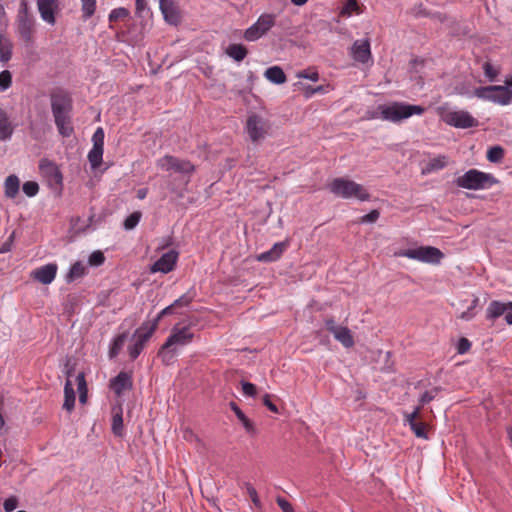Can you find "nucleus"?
I'll return each instance as SVG.
<instances>
[{
    "instance_id": "f257e3e1",
    "label": "nucleus",
    "mask_w": 512,
    "mask_h": 512,
    "mask_svg": "<svg viewBox=\"0 0 512 512\" xmlns=\"http://www.w3.org/2000/svg\"><path fill=\"white\" fill-rule=\"evenodd\" d=\"M51 109L59 133L63 137H69L73 132L70 118L72 101L69 95L63 91L53 92L51 94Z\"/></svg>"
},
{
    "instance_id": "f03ea898",
    "label": "nucleus",
    "mask_w": 512,
    "mask_h": 512,
    "mask_svg": "<svg viewBox=\"0 0 512 512\" xmlns=\"http://www.w3.org/2000/svg\"><path fill=\"white\" fill-rule=\"evenodd\" d=\"M381 118L390 122H400L412 115H422L425 108L420 105H412L405 102H393L388 105H380Z\"/></svg>"
},
{
    "instance_id": "7ed1b4c3",
    "label": "nucleus",
    "mask_w": 512,
    "mask_h": 512,
    "mask_svg": "<svg viewBox=\"0 0 512 512\" xmlns=\"http://www.w3.org/2000/svg\"><path fill=\"white\" fill-rule=\"evenodd\" d=\"M329 187L333 194L342 198H356L360 201L369 199V193L366 189L352 180L336 178Z\"/></svg>"
},
{
    "instance_id": "20e7f679",
    "label": "nucleus",
    "mask_w": 512,
    "mask_h": 512,
    "mask_svg": "<svg viewBox=\"0 0 512 512\" xmlns=\"http://www.w3.org/2000/svg\"><path fill=\"white\" fill-rule=\"evenodd\" d=\"M495 183H497V180L491 174L476 169H471L456 179L458 187L471 190L491 187Z\"/></svg>"
},
{
    "instance_id": "39448f33",
    "label": "nucleus",
    "mask_w": 512,
    "mask_h": 512,
    "mask_svg": "<svg viewBox=\"0 0 512 512\" xmlns=\"http://www.w3.org/2000/svg\"><path fill=\"white\" fill-rule=\"evenodd\" d=\"M474 95L477 98L501 105H508L512 102V90L502 85L478 87L474 90Z\"/></svg>"
},
{
    "instance_id": "423d86ee",
    "label": "nucleus",
    "mask_w": 512,
    "mask_h": 512,
    "mask_svg": "<svg viewBox=\"0 0 512 512\" xmlns=\"http://www.w3.org/2000/svg\"><path fill=\"white\" fill-rule=\"evenodd\" d=\"M397 255L430 264L440 263L444 256L438 248L432 246H422L415 249H406L399 252Z\"/></svg>"
},
{
    "instance_id": "0eeeda50",
    "label": "nucleus",
    "mask_w": 512,
    "mask_h": 512,
    "mask_svg": "<svg viewBox=\"0 0 512 512\" xmlns=\"http://www.w3.org/2000/svg\"><path fill=\"white\" fill-rule=\"evenodd\" d=\"M157 167L164 171H173L188 177L195 171V166L190 161L171 155H165L158 159Z\"/></svg>"
},
{
    "instance_id": "6e6552de",
    "label": "nucleus",
    "mask_w": 512,
    "mask_h": 512,
    "mask_svg": "<svg viewBox=\"0 0 512 512\" xmlns=\"http://www.w3.org/2000/svg\"><path fill=\"white\" fill-rule=\"evenodd\" d=\"M156 323L144 322L134 333V343L129 346V356L136 359L143 350L146 342L156 330Z\"/></svg>"
},
{
    "instance_id": "1a4fd4ad",
    "label": "nucleus",
    "mask_w": 512,
    "mask_h": 512,
    "mask_svg": "<svg viewBox=\"0 0 512 512\" xmlns=\"http://www.w3.org/2000/svg\"><path fill=\"white\" fill-rule=\"evenodd\" d=\"M246 132L252 142L258 143L263 140L270 128L266 119L257 114H252L246 121Z\"/></svg>"
},
{
    "instance_id": "9d476101",
    "label": "nucleus",
    "mask_w": 512,
    "mask_h": 512,
    "mask_svg": "<svg viewBox=\"0 0 512 512\" xmlns=\"http://www.w3.org/2000/svg\"><path fill=\"white\" fill-rule=\"evenodd\" d=\"M275 17L274 14H262L257 22L245 31L244 38L247 41H256L264 36L274 26Z\"/></svg>"
},
{
    "instance_id": "9b49d317",
    "label": "nucleus",
    "mask_w": 512,
    "mask_h": 512,
    "mask_svg": "<svg viewBox=\"0 0 512 512\" xmlns=\"http://www.w3.org/2000/svg\"><path fill=\"white\" fill-rule=\"evenodd\" d=\"M443 121L453 127L466 129L478 126V121L467 111H447L442 115Z\"/></svg>"
},
{
    "instance_id": "f8f14e48",
    "label": "nucleus",
    "mask_w": 512,
    "mask_h": 512,
    "mask_svg": "<svg viewBox=\"0 0 512 512\" xmlns=\"http://www.w3.org/2000/svg\"><path fill=\"white\" fill-rule=\"evenodd\" d=\"M501 316H504L508 325H512V302L505 303L493 300L486 310V318L494 321Z\"/></svg>"
},
{
    "instance_id": "ddd939ff",
    "label": "nucleus",
    "mask_w": 512,
    "mask_h": 512,
    "mask_svg": "<svg viewBox=\"0 0 512 512\" xmlns=\"http://www.w3.org/2000/svg\"><path fill=\"white\" fill-rule=\"evenodd\" d=\"M194 337V334L190 331L188 326L178 327L174 326L171 335L167 338L164 343V348H176L177 346H184L189 344Z\"/></svg>"
},
{
    "instance_id": "4468645a",
    "label": "nucleus",
    "mask_w": 512,
    "mask_h": 512,
    "mask_svg": "<svg viewBox=\"0 0 512 512\" xmlns=\"http://www.w3.org/2000/svg\"><path fill=\"white\" fill-rule=\"evenodd\" d=\"M93 147L88 154V160L92 168H98L102 163L104 131L99 127L92 137Z\"/></svg>"
},
{
    "instance_id": "2eb2a0df",
    "label": "nucleus",
    "mask_w": 512,
    "mask_h": 512,
    "mask_svg": "<svg viewBox=\"0 0 512 512\" xmlns=\"http://www.w3.org/2000/svg\"><path fill=\"white\" fill-rule=\"evenodd\" d=\"M159 6L168 24L177 26L181 22V11L174 0H159Z\"/></svg>"
},
{
    "instance_id": "dca6fc26",
    "label": "nucleus",
    "mask_w": 512,
    "mask_h": 512,
    "mask_svg": "<svg viewBox=\"0 0 512 512\" xmlns=\"http://www.w3.org/2000/svg\"><path fill=\"white\" fill-rule=\"evenodd\" d=\"M178 258V253L171 250L163 254L150 268L152 273L162 272L168 273L174 269Z\"/></svg>"
},
{
    "instance_id": "f3484780",
    "label": "nucleus",
    "mask_w": 512,
    "mask_h": 512,
    "mask_svg": "<svg viewBox=\"0 0 512 512\" xmlns=\"http://www.w3.org/2000/svg\"><path fill=\"white\" fill-rule=\"evenodd\" d=\"M39 168L51 186L62 184V174L55 163L47 159H42Z\"/></svg>"
},
{
    "instance_id": "a211bd4d",
    "label": "nucleus",
    "mask_w": 512,
    "mask_h": 512,
    "mask_svg": "<svg viewBox=\"0 0 512 512\" xmlns=\"http://www.w3.org/2000/svg\"><path fill=\"white\" fill-rule=\"evenodd\" d=\"M132 387V377L125 371H121L116 377L110 380V388L118 397H120L125 390H131Z\"/></svg>"
},
{
    "instance_id": "6ab92c4d",
    "label": "nucleus",
    "mask_w": 512,
    "mask_h": 512,
    "mask_svg": "<svg viewBox=\"0 0 512 512\" xmlns=\"http://www.w3.org/2000/svg\"><path fill=\"white\" fill-rule=\"evenodd\" d=\"M420 417V407H416L413 412L405 415V421L409 424L411 430L418 438H427L426 427L423 421H418Z\"/></svg>"
},
{
    "instance_id": "aec40b11",
    "label": "nucleus",
    "mask_w": 512,
    "mask_h": 512,
    "mask_svg": "<svg viewBox=\"0 0 512 512\" xmlns=\"http://www.w3.org/2000/svg\"><path fill=\"white\" fill-rule=\"evenodd\" d=\"M38 10L41 18L50 25H54L55 10L58 8V0H37Z\"/></svg>"
},
{
    "instance_id": "412c9836",
    "label": "nucleus",
    "mask_w": 512,
    "mask_h": 512,
    "mask_svg": "<svg viewBox=\"0 0 512 512\" xmlns=\"http://www.w3.org/2000/svg\"><path fill=\"white\" fill-rule=\"evenodd\" d=\"M56 273L57 265L49 263L34 270L32 276L42 284H50L55 279Z\"/></svg>"
},
{
    "instance_id": "4be33fe9",
    "label": "nucleus",
    "mask_w": 512,
    "mask_h": 512,
    "mask_svg": "<svg viewBox=\"0 0 512 512\" xmlns=\"http://www.w3.org/2000/svg\"><path fill=\"white\" fill-rule=\"evenodd\" d=\"M287 247H288L287 241L275 243L270 250L258 255L257 260L261 261V262L276 261L281 257V255L284 253V251L286 250Z\"/></svg>"
},
{
    "instance_id": "5701e85b",
    "label": "nucleus",
    "mask_w": 512,
    "mask_h": 512,
    "mask_svg": "<svg viewBox=\"0 0 512 512\" xmlns=\"http://www.w3.org/2000/svg\"><path fill=\"white\" fill-rule=\"evenodd\" d=\"M352 56L358 62L367 63L371 57L369 41H356L352 46Z\"/></svg>"
},
{
    "instance_id": "b1692460",
    "label": "nucleus",
    "mask_w": 512,
    "mask_h": 512,
    "mask_svg": "<svg viewBox=\"0 0 512 512\" xmlns=\"http://www.w3.org/2000/svg\"><path fill=\"white\" fill-rule=\"evenodd\" d=\"M34 24L27 15L21 16L18 24V33L25 43H31L33 40Z\"/></svg>"
},
{
    "instance_id": "393cba45",
    "label": "nucleus",
    "mask_w": 512,
    "mask_h": 512,
    "mask_svg": "<svg viewBox=\"0 0 512 512\" xmlns=\"http://www.w3.org/2000/svg\"><path fill=\"white\" fill-rule=\"evenodd\" d=\"M334 338L340 342L345 348L354 346V339L348 327L340 326L334 333Z\"/></svg>"
},
{
    "instance_id": "a878e982",
    "label": "nucleus",
    "mask_w": 512,
    "mask_h": 512,
    "mask_svg": "<svg viewBox=\"0 0 512 512\" xmlns=\"http://www.w3.org/2000/svg\"><path fill=\"white\" fill-rule=\"evenodd\" d=\"M112 413V432L114 433L115 436L122 437L124 428L121 405L113 407Z\"/></svg>"
},
{
    "instance_id": "bb28decb",
    "label": "nucleus",
    "mask_w": 512,
    "mask_h": 512,
    "mask_svg": "<svg viewBox=\"0 0 512 512\" xmlns=\"http://www.w3.org/2000/svg\"><path fill=\"white\" fill-rule=\"evenodd\" d=\"M264 76L274 84H283L286 82V75L279 66L269 67L266 69Z\"/></svg>"
},
{
    "instance_id": "cd10ccee",
    "label": "nucleus",
    "mask_w": 512,
    "mask_h": 512,
    "mask_svg": "<svg viewBox=\"0 0 512 512\" xmlns=\"http://www.w3.org/2000/svg\"><path fill=\"white\" fill-rule=\"evenodd\" d=\"M13 126L7 116V113L0 109V140H6L11 137Z\"/></svg>"
},
{
    "instance_id": "c85d7f7f",
    "label": "nucleus",
    "mask_w": 512,
    "mask_h": 512,
    "mask_svg": "<svg viewBox=\"0 0 512 512\" xmlns=\"http://www.w3.org/2000/svg\"><path fill=\"white\" fill-rule=\"evenodd\" d=\"M5 195L8 198H15L19 192L20 181L16 175H10L6 178L5 183Z\"/></svg>"
},
{
    "instance_id": "c756f323",
    "label": "nucleus",
    "mask_w": 512,
    "mask_h": 512,
    "mask_svg": "<svg viewBox=\"0 0 512 512\" xmlns=\"http://www.w3.org/2000/svg\"><path fill=\"white\" fill-rule=\"evenodd\" d=\"M230 408L234 411L239 421H241L242 425L244 426L245 430L248 433H255V427L252 421H250L249 418L246 417V415L242 412V410L238 407V405L235 402L229 403Z\"/></svg>"
},
{
    "instance_id": "7c9ffc66",
    "label": "nucleus",
    "mask_w": 512,
    "mask_h": 512,
    "mask_svg": "<svg viewBox=\"0 0 512 512\" xmlns=\"http://www.w3.org/2000/svg\"><path fill=\"white\" fill-rule=\"evenodd\" d=\"M75 406V392L70 380H67L64 387V403L63 408L72 411Z\"/></svg>"
},
{
    "instance_id": "2f4dec72",
    "label": "nucleus",
    "mask_w": 512,
    "mask_h": 512,
    "mask_svg": "<svg viewBox=\"0 0 512 512\" xmlns=\"http://www.w3.org/2000/svg\"><path fill=\"white\" fill-rule=\"evenodd\" d=\"M247 53V48L242 44H230L226 49V54L237 62L242 61Z\"/></svg>"
},
{
    "instance_id": "473e14b6",
    "label": "nucleus",
    "mask_w": 512,
    "mask_h": 512,
    "mask_svg": "<svg viewBox=\"0 0 512 512\" xmlns=\"http://www.w3.org/2000/svg\"><path fill=\"white\" fill-rule=\"evenodd\" d=\"M12 57V43L4 35H0V61L8 62Z\"/></svg>"
},
{
    "instance_id": "72a5a7b5",
    "label": "nucleus",
    "mask_w": 512,
    "mask_h": 512,
    "mask_svg": "<svg viewBox=\"0 0 512 512\" xmlns=\"http://www.w3.org/2000/svg\"><path fill=\"white\" fill-rule=\"evenodd\" d=\"M85 273L86 266L82 262L78 261L71 266L68 274L66 275V281L68 283L73 282L74 280L83 277Z\"/></svg>"
},
{
    "instance_id": "f704fd0d",
    "label": "nucleus",
    "mask_w": 512,
    "mask_h": 512,
    "mask_svg": "<svg viewBox=\"0 0 512 512\" xmlns=\"http://www.w3.org/2000/svg\"><path fill=\"white\" fill-rule=\"evenodd\" d=\"M412 14L417 18L433 17V18H437L441 22H443L445 20V17L440 13L431 14L430 12H428L427 9L423 6V4L416 5L412 9Z\"/></svg>"
},
{
    "instance_id": "c9c22d12",
    "label": "nucleus",
    "mask_w": 512,
    "mask_h": 512,
    "mask_svg": "<svg viewBox=\"0 0 512 512\" xmlns=\"http://www.w3.org/2000/svg\"><path fill=\"white\" fill-rule=\"evenodd\" d=\"M175 354H176V348H174V347L164 348V344L162 345V347L160 348V350L158 352V356L162 359V362L165 365H170L174 361Z\"/></svg>"
},
{
    "instance_id": "e433bc0d",
    "label": "nucleus",
    "mask_w": 512,
    "mask_h": 512,
    "mask_svg": "<svg viewBox=\"0 0 512 512\" xmlns=\"http://www.w3.org/2000/svg\"><path fill=\"white\" fill-rule=\"evenodd\" d=\"M126 340L125 334L118 335L114 340L109 350L110 358L116 357L124 346Z\"/></svg>"
},
{
    "instance_id": "4c0bfd02",
    "label": "nucleus",
    "mask_w": 512,
    "mask_h": 512,
    "mask_svg": "<svg viewBox=\"0 0 512 512\" xmlns=\"http://www.w3.org/2000/svg\"><path fill=\"white\" fill-rule=\"evenodd\" d=\"M440 391H441L440 387H434L430 390L425 391L419 398L420 405L418 407H420V409H421L424 405H426L429 402H431L432 400H434Z\"/></svg>"
},
{
    "instance_id": "58836bf2",
    "label": "nucleus",
    "mask_w": 512,
    "mask_h": 512,
    "mask_svg": "<svg viewBox=\"0 0 512 512\" xmlns=\"http://www.w3.org/2000/svg\"><path fill=\"white\" fill-rule=\"evenodd\" d=\"M504 157V149L499 146L491 147L487 152V159L492 163L500 162Z\"/></svg>"
},
{
    "instance_id": "ea45409f",
    "label": "nucleus",
    "mask_w": 512,
    "mask_h": 512,
    "mask_svg": "<svg viewBox=\"0 0 512 512\" xmlns=\"http://www.w3.org/2000/svg\"><path fill=\"white\" fill-rule=\"evenodd\" d=\"M141 219V212L139 211H136V212H133L131 213L125 220H124V228L126 230H132L134 229L139 221Z\"/></svg>"
},
{
    "instance_id": "a19ab883",
    "label": "nucleus",
    "mask_w": 512,
    "mask_h": 512,
    "mask_svg": "<svg viewBox=\"0 0 512 512\" xmlns=\"http://www.w3.org/2000/svg\"><path fill=\"white\" fill-rule=\"evenodd\" d=\"M83 17L85 19L90 18L96 9V0H81Z\"/></svg>"
},
{
    "instance_id": "79ce46f5",
    "label": "nucleus",
    "mask_w": 512,
    "mask_h": 512,
    "mask_svg": "<svg viewBox=\"0 0 512 512\" xmlns=\"http://www.w3.org/2000/svg\"><path fill=\"white\" fill-rule=\"evenodd\" d=\"M445 165H446L445 157L434 158L428 163V165L425 169V172H432L435 170L442 169L445 167Z\"/></svg>"
},
{
    "instance_id": "37998d69",
    "label": "nucleus",
    "mask_w": 512,
    "mask_h": 512,
    "mask_svg": "<svg viewBox=\"0 0 512 512\" xmlns=\"http://www.w3.org/2000/svg\"><path fill=\"white\" fill-rule=\"evenodd\" d=\"M105 256L102 251L96 250L92 252L88 258V263L91 266H100L104 263Z\"/></svg>"
},
{
    "instance_id": "c03bdc74",
    "label": "nucleus",
    "mask_w": 512,
    "mask_h": 512,
    "mask_svg": "<svg viewBox=\"0 0 512 512\" xmlns=\"http://www.w3.org/2000/svg\"><path fill=\"white\" fill-rule=\"evenodd\" d=\"M193 299H194L193 294H191L190 292L185 293L173 302V306L176 309L182 308V307H187L192 302Z\"/></svg>"
},
{
    "instance_id": "a18cd8bd",
    "label": "nucleus",
    "mask_w": 512,
    "mask_h": 512,
    "mask_svg": "<svg viewBox=\"0 0 512 512\" xmlns=\"http://www.w3.org/2000/svg\"><path fill=\"white\" fill-rule=\"evenodd\" d=\"M22 190L28 197H33L38 193L39 185L37 182L27 181L23 184Z\"/></svg>"
},
{
    "instance_id": "49530a36",
    "label": "nucleus",
    "mask_w": 512,
    "mask_h": 512,
    "mask_svg": "<svg viewBox=\"0 0 512 512\" xmlns=\"http://www.w3.org/2000/svg\"><path fill=\"white\" fill-rule=\"evenodd\" d=\"M129 15V11L126 8H116L111 11L109 14V21L115 22L120 19H124Z\"/></svg>"
},
{
    "instance_id": "de8ad7c7",
    "label": "nucleus",
    "mask_w": 512,
    "mask_h": 512,
    "mask_svg": "<svg viewBox=\"0 0 512 512\" xmlns=\"http://www.w3.org/2000/svg\"><path fill=\"white\" fill-rule=\"evenodd\" d=\"M483 70L485 76L490 80L493 81L497 77L499 70L496 69L491 63L485 62L483 65Z\"/></svg>"
},
{
    "instance_id": "09e8293b",
    "label": "nucleus",
    "mask_w": 512,
    "mask_h": 512,
    "mask_svg": "<svg viewBox=\"0 0 512 512\" xmlns=\"http://www.w3.org/2000/svg\"><path fill=\"white\" fill-rule=\"evenodd\" d=\"M12 82V75L8 70H4L0 73V88L6 90L10 87Z\"/></svg>"
},
{
    "instance_id": "8fccbe9b",
    "label": "nucleus",
    "mask_w": 512,
    "mask_h": 512,
    "mask_svg": "<svg viewBox=\"0 0 512 512\" xmlns=\"http://www.w3.org/2000/svg\"><path fill=\"white\" fill-rule=\"evenodd\" d=\"M243 393L246 396L255 397L257 395V388L254 384L246 381H241Z\"/></svg>"
},
{
    "instance_id": "3c124183",
    "label": "nucleus",
    "mask_w": 512,
    "mask_h": 512,
    "mask_svg": "<svg viewBox=\"0 0 512 512\" xmlns=\"http://www.w3.org/2000/svg\"><path fill=\"white\" fill-rule=\"evenodd\" d=\"M18 506V499L15 496H11L7 498L4 503L3 507L6 512H12L14 511Z\"/></svg>"
},
{
    "instance_id": "603ef678",
    "label": "nucleus",
    "mask_w": 512,
    "mask_h": 512,
    "mask_svg": "<svg viewBox=\"0 0 512 512\" xmlns=\"http://www.w3.org/2000/svg\"><path fill=\"white\" fill-rule=\"evenodd\" d=\"M246 490L255 506H260V499L256 489L248 482L245 483Z\"/></svg>"
},
{
    "instance_id": "864d4df0",
    "label": "nucleus",
    "mask_w": 512,
    "mask_h": 512,
    "mask_svg": "<svg viewBox=\"0 0 512 512\" xmlns=\"http://www.w3.org/2000/svg\"><path fill=\"white\" fill-rule=\"evenodd\" d=\"M176 308L173 306V303L169 306H167L166 308H164L158 315L157 317L153 320L152 323H156V328L158 327V323L159 321L164 317V316H167V315H170V314H173L175 312Z\"/></svg>"
},
{
    "instance_id": "5fc2aeb1",
    "label": "nucleus",
    "mask_w": 512,
    "mask_h": 512,
    "mask_svg": "<svg viewBox=\"0 0 512 512\" xmlns=\"http://www.w3.org/2000/svg\"><path fill=\"white\" fill-rule=\"evenodd\" d=\"M471 347V343L470 341L465 338V337H462L459 339L458 341V344H457V352L459 354H464L466 352H468V350L470 349Z\"/></svg>"
},
{
    "instance_id": "6e6d98bb",
    "label": "nucleus",
    "mask_w": 512,
    "mask_h": 512,
    "mask_svg": "<svg viewBox=\"0 0 512 512\" xmlns=\"http://www.w3.org/2000/svg\"><path fill=\"white\" fill-rule=\"evenodd\" d=\"M358 9L357 0H347L345 6L343 7L341 13L346 15H351L352 12Z\"/></svg>"
},
{
    "instance_id": "4d7b16f0",
    "label": "nucleus",
    "mask_w": 512,
    "mask_h": 512,
    "mask_svg": "<svg viewBox=\"0 0 512 512\" xmlns=\"http://www.w3.org/2000/svg\"><path fill=\"white\" fill-rule=\"evenodd\" d=\"M379 216H380L379 211L374 209V210L370 211L368 214L364 215L361 218V222H363V223H373V222H376L378 220Z\"/></svg>"
},
{
    "instance_id": "13d9d810",
    "label": "nucleus",
    "mask_w": 512,
    "mask_h": 512,
    "mask_svg": "<svg viewBox=\"0 0 512 512\" xmlns=\"http://www.w3.org/2000/svg\"><path fill=\"white\" fill-rule=\"evenodd\" d=\"M276 502L283 512H294L291 503L284 499L283 497H277Z\"/></svg>"
},
{
    "instance_id": "bf43d9fd",
    "label": "nucleus",
    "mask_w": 512,
    "mask_h": 512,
    "mask_svg": "<svg viewBox=\"0 0 512 512\" xmlns=\"http://www.w3.org/2000/svg\"><path fill=\"white\" fill-rule=\"evenodd\" d=\"M298 77L317 81L319 79V74L316 71H302L298 74Z\"/></svg>"
},
{
    "instance_id": "052dcab7",
    "label": "nucleus",
    "mask_w": 512,
    "mask_h": 512,
    "mask_svg": "<svg viewBox=\"0 0 512 512\" xmlns=\"http://www.w3.org/2000/svg\"><path fill=\"white\" fill-rule=\"evenodd\" d=\"M263 404L273 413H278L277 406L271 401L270 395L266 394L263 396Z\"/></svg>"
},
{
    "instance_id": "680f3d73",
    "label": "nucleus",
    "mask_w": 512,
    "mask_h": 512,
    "mask_svg": "<svg viewBox=\"0 0 512 512\" xmlns=\"http://www.w3.org/2000/svg\"><path fill=\"white\" fill-rule=\"evenodd\" d=\"M14 240V232L9 236V238L2 244L0 247V253H6L11 250V246Z\"/></svg>"
},
{
    "instance_id": "e2e57ef3",
    "label": "nucleus",
    "mask_w": 512,
    "mask_h": 512,
    "mask_svg": "<svg viewBox=\"0 0 512 512\" xmlns=\"http://www.w3.org/2000/svg\"><path fill=\"white\" fill-rule=\"evenodd\" d=\"M325 326L326 329L332 334L340 327L339 325H336L333 318L325 319Z\"/></svg>"
},
{
    "instance_id": "0e129e2a",
    "label": "nucleus",
    "mask_w": 512,
    "mask_h": 512,
    "mask_svg": "<svg viewBox=\"0 0 512 512\" xmlns=\"http://www.w3.org/2000/svg\"><path fill=\"white\" fill-rule=\"evenodd\" d=\"M77 385L78 390L81 391L82 389L86 390V381L83 373L78 374L77 378Z\"/></svg>"
},
{
    "instance_id": "69168bd1",
    "label": "nucleus",
    "mask_w": 512,
    "mask_h": 512,
    "mask_svg": "<svg viewBox=\"0 0 512 512\" xmlns=\"http://www.w3.org/2000/svg\"><path fill=\"white\" fill-rule=\"evenodd\" d=\"M146 8V2L145 0H136V13L141 16V13Z\"/></svg>"
},
{
    "instance_id": "338daca9",
    "label": "nucleus",
    "mask_w": 512,
    "mask_h": 512,
    "mask_svg": "<svg viewBox=\"0 0 512 512\" xmlns=\"http://www.w3.org/2000/svg\"><path fill=\"white\" fill-rule=\"evenodd\" d=\"M477 302V299H475L473 301V305H475ZM474 306L470 307L467 311H464L461 315H460V318L463 319V320H470L472 317H473V314L471 313V310L473 309Z\"/></svg>"
},
{
    "instance_id": "774afa93",
    "label": "nucleus",
    "mask_w": 512,
    "mask_h": 512,
    "mask_svg": "<svg viewBox=\"0 0 512 512\" xmlns=\"http://www.w3.org/2000/svg\"><path fill=\"white\" fill-rule=\"evenodd\" d=\"M146 195H147V189H145V188H143V189H139V190L137 191V197H138L139 199H141V200H142V199H144V198L146 197Z\"/></svg>"
}]
</instances>
